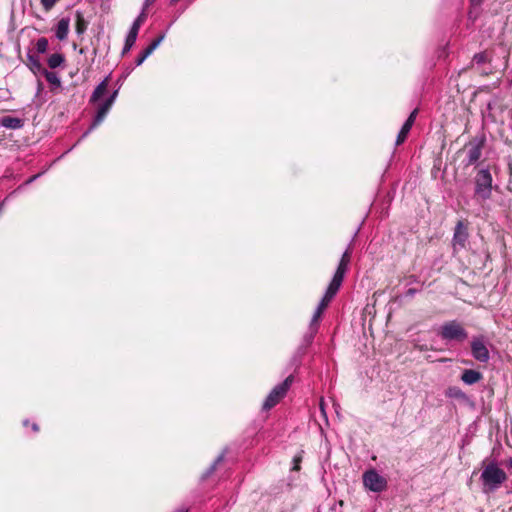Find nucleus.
Segmentation results:
<instances>
[{"label": "nucleus", "instance_id": "1", "mask_svg": "<svg viewBox=\"0 0 512 512\" xmlns=\"http://www.w3.org/2000/svg\"><path fill=\"white\" fill-rule=\"evenodd\" d=\"M480 480L485 493L496 491L507 480V475L496 461H491L483 466Z\"/></svg>", "mask_w": 512, "mask_h": 512}, {"label": "nucleus", "instance_id": "2", "mask_svg": "<svg viewBox=\"0 0 512 512\" xmlns=\"http://www.w3.org/2000/svg\"><path fill=\"white\" fill-rule=\"evenodd\" d=\"M438 335L442 340L447 342L455 341L462 343L468 338V332L463 325L456 320L445 322L440 327Z\"/></svg>", "mask_w": 512, "mask_h": 512}, {"label": "nucleus", "instance_id": "3", "mask_svg": "<svg viewBox=\"0 0 512 512\" xmlns=\"http://www.w3.org/2000/svg\"><path fill=\"white\" fill-rule=\"evenodd\" d=\"M492 191V176L488 169H481L475 178V194L482 200L490 198Z\"/></svg>", "mask_w": 512, "mask_h": 512}, {"label": "nucleus", "instance_id": "4", "mask_svg": "<svg viewBox=\"0 0 512 512\" xmlns=\"http://www.w3.org/2000/svg\"><path fill=\"white\" fill-rule=\"evenodd\" d=\"M292 382H293V376L290 375L282 383L276 385L271 390V392L267 396L266 400L264 401L263 409L269 410V409L273 408L276 404H278L279 401L286 395Z\"/></svg>", "mask_w": 512, "mask_h": 512}, {"label": "nucleus", "instance_id": "5", "mask_svg": "<svg viewBox=\"0 0 512 512\" xmlns=\"http://www.w3.org/2000/svg\"><path fill=\"white\" fill-rule=\"evenodd\" d=\"M363 484L373 492H382L387 488V480L374 469L363 474Z\"/></svg>", "mask_w": 512, "mask_h": 512}, {"label": "nucleus", "instance_id": "6", "mask_svg": "<svg viewBox=\"0 0 512 512\" xmlns=\"http://www.w3.org/2000/svg\"><path fill=\"white\" fill-rule=\"evenodd\" d=\"M471 354L479 362L489 361L490 353L482 337H474L471 341Z\"/></svg>", "mask_w": 512, "mask_h": 512}, {"label": "nucleus", "instance_id": "7", "mask_svg": "<svg viewBox=\"0 0 512 512\" xmlns=\"http://www.w3.org/2000/svg\"><path fill=\"white\" fill-rule=\"evenodd\" d=\"M468 240V232L464 224L459 221L455 227L453 235L454 250L463 249Z\"/></svg>", "mask_w": 512, "mask_h": 512}, {"label": "nucleus", "instance_id": "8", "mask_svg": "<svg viewBox=\"0 0 512 512\" xmlns=\"http://www.w3.org/2000/svg\"><path fill=\"white\" fill-rule=\"evenodd\" d=\"M483 141L473 140L468 144L467 165L475 164L481 157Z\"/></svg>", "mask_w": 512, "mask_h": 512}, {"label": "nucleus", "instance_id": "9", "mask_svg": "<svg viewBox=\"0 0 512 512\" xmlns=\"http://www.w3.org/2000/svg\"><path fill=\"white\" fill-rule=\"evenodd\" d=\"M418 114V110L417 109H414L411 114L409 115V117L407 118V120L405 121V123L403 124L400 132L398 133V136H397V139H396V145H401L407 138V135L408 133L410 132L414 122H415V119H416V116Z\"/></svg>", "mask_w": 512, "mask_h": 512}, {"label": "nucleus", "instance_id": "10", "mask_svg": "<svg viewBox=\"0 0 512 512\" xmlns=\"http://www.w3.org/2000/svg\"><path fill=\"white\" fill-rule=\"evenodd\" d=\"M111 107H112V105L108 104L106 101L99 104L96 116L93 120V123L90 126V128L88 129V131L84 134V136L87 135L94 128H96L105 119V117Z\"/></svg>", "mask_w": 512, "mask_h": 512}, {"label": "nucleus", "instance_id": "11", "mask_svg": "<svg viewBox=\"0 0 512 512\" xmlns=\"http://www.w3.org/2000/svg\"><path fill=\"white\" fill-rule=\"evenodd\" d=\"M111 107H112V105L108 104L106 101L99 104L96 116L93 120V123L90 126V128L88 129V131L84 134V136L87 135L94 128H96L105 119V117Z\"/></svg>", "mask_w": 512, "mask_h": 512}, {"label": "nucleus", "instance_id": "12", "mask_svg": "<svg viewBox=\"0 0 512 512\" xmlns=\"http://www.w3.org/2000/svg\"><path fill=\"white\" fill-rule=\"evenodd\" d=\"M70 28V18L69 17H63L61 18L56 27H55V36L59 41H64L68 37Z\"/></svg>", "mask_w": 512, "mask_h": 512}, {"label": "nucleus", "instance_id": "13", "mask_svg": "<svg viewBox=\"0 0 512 512\" xmlns=\"http://www.w3.org/2000/svg\"><path fill=\"white\" fill-rule=\"evenodd\" d=\"M0 125L7 129H20L23 127V120L17 117L4 116L0 118Z\"/></svg>", "mask_w": 512, "mask_h": 512}, {"label": "nucleus", "instance_id": "14", "mask_svg": "<svg viewBox=\"0 0 512 512\" xmlns=\"http://www.w3.org/2000/svg\"><path fill=\"white\" fill-rule=\"evenodd\" d=\"M482 374L473 369H466L461 375V380L467 385H473L482 379Z\"/></svg>", "mask_w": 512, "mask_h": 512}, {"label": "nucleus", "instance_id": "15", "mask_svg": "<svg viewBox=\"0 0 512 512\" xmlns=\"http://www.w3.org/2000/svg\"><path fill=\"white\" fill-rule=\"evenodd\" d=\"M108 87V77H106L103 81H101L96 88L94 89L90 102L91 103H97L106 93Z\"/></svg>", "mask_w": 512, "mask_h": 512}, {"label": "nucleus", "instance_id": "16", "mask_svg": "<svg viewBox=\"0 0 512 512\" xmlns=\"http://www.w3.org/2000/svg\"><path fill=\"white\" fill-rule=\"evenodd\" d=\"M351 252V245H349L348 248L343 253L335 273H340V275L345 276V273L347 272L348 269V265L350 263Z\"/></svg>", "mask_w": 512, "mask_h": 512}, {"label": "nucleus", "instance_id": "17", "mask_svg": "<svg viewBox=\"0 0 512 512\" xmlns=\"http://www.w3.org/2000/svg\"><path fill=\"white\" fill-rule=\"evenodd\" d=\"M343 279V275H340V273H335L326 290V293H328L329 296L331 295L332 297H334L338 290L340 289Z\"/></svg>", "mask_w": 512, "mask_h": 512}, {"label": "nucleus", "instance_id": "18", "mask_svg": "<svg viewBox=\"0 0 512 512\" xmlns=\"http://www.w3.org/2000/svg\"><path fill=\"white\" fill-rule=\"evenodd\" d=\"M76 24H75V30L78 35H82L85 33L88 27V22L85 20L83 13L80 11H76Z\"/></svg>", "mask_w": 512, "mask_h": 512}, {"label": "nucleus", "instance_id": "19", "mask_svg": "<svg viewBox=\"0 0 512 512\" xmlns=\"http://www.w3.org/2000/svg\"><path fill=\"white\" fill-rule=\"evenodd\" d=\"M446 396L457 400H466L467 395L457 386H450L445 392Z\"/></svg>", "mask_w": 512, "mask_h": 512}, {"label": "nucleus", "instance_id": "20", "mask_svg": "<svg viewBox=\"0 0 512 512\" xmlns=\"http://www.w3.org/2000/svg\"><path fill=\"white\" fill-rule=\"evenodd\" d=\"M28 67L33 73H43V70H46L43 68L41 62L39 59L34 55H28Z\"/></svg>", "mask_w": 512, "mask_h": 512}, {"label": "nucleus", "instance_id": "21", "mask_svg": "<svg viewBox=\"0 0 512 512\" xmlns=\"http://www.w3.org/2000/svg\"><path fill=\"white\" fill-rule=\"evenodd\" d=\"M64 62V56L60 53H54L49 56L47 63L52 69L59 67Z\"/></svg>", "mask_w": 512, "mask_h": 512}, {"label": "nucleus", "instance_id": "22", "mask_svg": "<svg viewBox=\"0 0 512 512\" xmlns=\"http://www.w3.org/2000/svg\"><path fill=\"white\" fill-rule=\"evenodd\" d=\"M483 3V0H471L470 1V10L468 12V17L470 20L474 21L478 17V8Z\"/></svg>", "mask_w": 512, "mask_h": 512}, {"label": "nucleus", "instance_id": "23", "mask_svg": "<svg viewBox=\"0 0 512 512\" xmlns=\"http://www.w3.org/2000/svg\"><path fill=\"white\" fill-rule=\"evenodd\" d=\"M42 74L45 76L47 82H49L51 85H54L56 87H59L61 85L60 78L55 72H51L46 69L43 70Z\"/></svg>", "mask_w": 512, "mask_h": 512}, {"label": "nucleus", "instance_id": "24", "mask_svg": "<svg viewBox=\"0 0 512 512\" xmlns=\"http://www.w3.org/2000/svg\"><path fill=\"white\" fill-rule=\"evenodd\" d=\"M146 18H147L146 9L143 8L141 13L134 20L130 29L133 31L139 32V29H140L141 25L145 22Z\"/></svg>", "mask_w": 512, "mask_h": 512}, {"label": "nucleus", "instance_id": "25", "mask_svg": "<svg viewBox=\"0 0 512 512\" xmlns=\"http://www.w3.org/2000/svg\"><path fill=\"white\" fill-rule=\"evenodd\" d=\"M317 331H318L317 326H309L308 332L304 335V338H303V342H304L305 346H309L312 343Z\"/></svg>", "mask_w": 512, "mask_h": 512}, {"label": "nucleus", "instance_id": "26", "mask_svg": "<svg viewBox=\"0 0 512 512\" xmlns=\"http://www.w3.org/2000/svg\"><path fill=\"white\" fill-rule=\"evenodd\" d=\"M489 61L490 57L487 52H480L473 56V62L477 65H481Z\"/></svg>", "mask_w": 512, "mask_h": 512}, {"label": "nucleus", "instance_id": "27", "mask_svg": "<svg viewBox=\"0 0 512 512\" xmlns=\"http://www.w3.org/2000/svg\"><path fill=\"white\" fill-rule=\"evenodd\" d=\"M224 459V454H221L217 457V459L214 461V463L208 468V470L202 475V479H206L209 477L216 469V466L222 462Z\"/></svg>", "mask_w": 512, "mask_h": 512}, {"label": "nucleus", "instance_id": "28", "mask_svg": "<svg viewBox=\"0 0 512 512\" xmlns=\"http://www.w3.org/2000/svg\"><path fill=\"white\" fill-rule=\"evenodd\" d=\"M48 40L45 37L39 38L36 42V50L38 53H45L48 49Z\"/></svg>", "mask_w": 512, "mask_h": 512}, {"label": "nucleus", "instance_id": "29", "mask_svg": "<svg viewBox=\"0 0 512 512\" xmlns=\"http://www.w3.org/2000/svg\"><path fill=\"white\" fill-rule=\"evenodd\" d=\"M60 0H40L45 11H50Z\"/></svg>", "mask_w": 512, "mask_h": 512}, {"label": "nucleus", "instance_id": "30", "mask_svg": "<svg viewBox=\"0 0 512 512\" xmlns=\"http://www.w3.org/2000/svg\"><path fill=\"white\" fill-rule=\"evenodd\" d=\"M137 36H138V32L130 29L125 42L129 43L130 45H134L136 42Z\"/></svg>", "mask_w": 512, "mask_h": 512}, {"label": "nucleus", "instance_id": "31", "mask_svg": "<svg viewBox=\"0 0 512 512\" xmlns=\"http://www.w3.org/2000/svg\"><path fill=\"white\" fill-rule=\"evenodd\" d=\"M321 315H322L321 313H319L318 311L315 310L309 326H317L318 327Z\"/></svg>", "mask_w": 512, "mask_h": 512}, {"label": "nucleus", "instance_id": "32", "mask_svg": "<svg viewBox=\"0 0 512 512\" xmlns=\"http://www.w3.org/2000/svg\"><path fill=\"white\" fill-rule=\"evenodd\" d=\"M334 297H332L331 295L329 296L328 293L325 292L323 298L321 299L320 303H324L325 304V308H327V306L329 305V303L332 301Z\"/></svg>", "mask_w": 512, "mask_h": 512}, {"label": "nucleus", "instance_id": "33", "mask_svg": "<svg viewBox=\"0 0 512 512\" xmlns=\"http://www.w3.org/2000/svg\"><path fill=\"white\" fill-rule=\"evenodd\" d=\"M117 95H118V90H115L105 101L108 104L113 105Z\"/></svg>", "mask_w": 512, "mask_h": 512}, {"label": "nucleus", "instance_id": "34", "mask_svg": "<svg viewBox=\"0 0 512 512\" xmlns=\"http://www.w3.org/2000/svg\"><path fill=\"white\" fill-rule=\"evenodd\" d=\"M153 49L151 48V46H148L147 48H145L141 54L142 56L146 59L148 56H150L152 53H153Z\"/></svg>", "mask_w": 512, "mask_h": 512}, {"label": "nucleus", "instance_id": "35", "mask_svg": "<svg viewBox=\"0 0 512 512\" xmlns=\"http://www.w3.org/2000/svg\"><path fill=\"white\" fill-rule=\"evenodd\" d=\"M153 49L151 48V46H148L147 48H145L141 54L142 56L146 59L148 56H150L152 53H153Z\"/></svg>", "mask_w": 512, "mask_h": 512}, {"label": "nucleus", "instance_id": "36", "mask_svg": "<svg viewBox=\"0 0 512 512\" xmlns=\"http://www.w3.org/2000/svg\"><path fill=\"white\" fill-rule=\"evenodd\" d=\"M153 49L151 48V46H148L147 48H145L141 54L142 56L146 59L148 56H150L152 53H153Z\"/></svg>", "mask_w": 512, "mask_h": 512}, {"label": "nucleus", "instance_id": "37", "mask_svg": "<svg viewBox=\"0 0 512 512\" xmlns=\"http://www.w3.org/2000/svg\"><path fill=\"white\" fill-rule=\"evenodd\" d=\"M145 61V58L142 56V54L140 53L139 56L137 57L136 59V65L137 66H140L143 62Z\"/></svg>", "mask_w": 512, "mask_h": 512}, {"label": "nucleus", "instance_id": "38", "mask_svg": "<svg viewBox=\"0 0 512 512\" xmlns=\"http://www.w3.org/2000/svg\"><path fill=\"white\" fill-rule=\"evenodd\" d=\"M165 38V33L159 35L156 39H154V42H156L158 45L161 44V42L164 40Z\"/></svg>", "mask_w": 512, "mask_h": 512}, {"label": "nucleus", "instance_id": "39", "mask_svg": "<svg viewBox=\"0 0 512 512\" xmlns=\"http://www.w3.org/2000/svg\"><path fill=\"white\" fill-rule=\"evenodd\" d=\"M165 38V33L159 35L156 39H154V42H156L158 45L161 44V42L164 40Z\"/></svg>", "mask_w": 512, "mask_h": 512}, {"label": "nucleus", "instance_id": "40", "mask_svg": "<svg viewBox=\"0 0 512 512\" xmlns=\"http://www.w3.org/2000/svg\"><path fill=\"white\" fill-rule=\"evenodd\" d=\"M325 309H326V308H325V304H324V303H319V304H318V306H317V308H316V311H318L319 313H321V314H322V313L324 312V310H325Z\"/></svg>", "mask_w": 512, "mask_h": 512}, {"label": "nucleus", "instance_id": "41", "mask_svg": "<svg viewBox=\"0 0 512 512\" xmlns=\"http://www.w3.org/2000/svg\"><path fill=\"white\" fill-rule=\"evenodd\" d=\"M133 47V45H130L129 43H126L125 42V45H124V48H123V51H122V54H125L127 53L128 51H130V49Z\"/></svg>", "mask_w": 512, "mask_h": 512}, {"label": "nucleus", "instance_id": "42", "mask_svg": "<svg viewBox=\"0 0 512 512\" xmlns=\"http://www.w3.org/2000/svg\"><path fill=\"white\" fill-rule=\"evenodd\" d=\"M133 47V45H130L129 43H126L125 42V45H124V48H123V51H122V54H125L127 53L128 51H130V49Z\"/></svg>", "mask_w": 512, "mask_h": 512}, {"label": "nucleus", "instance_id": "43", "mask_svg": "<svg viewBox=\"0 0 512 512\" xmlns=\"http://www.w3.org/2000/svg\"><path fill=\"white\" fill-rule=\"evenodd\" d=\"M299 462H300V458L295 457V458H294V467H293V470H299V469H300Z\"/></svg>", "mask_w": 512, "mask_h": 512}, {"label": "nucleus", "instance_id": "44", "mask_svg": "<svg viewBox=\"0 0 512 512\" xmlns=\"http://www.w3.org/2000/svg\"><path fill=\"white\" fill-rule=\"evenodd\" d=\"M155 2V0H145L144 1V9H147L150 5H152Z\"/></svg>", "mask_w": 512, "mask_h": 512}, {"label": "nucleus", "instance_id": "45", "mask_svg": "<svg viewBox=\"0 0 512 512\" xmlns=\"http://www.w3.org/2000/svg\"><path fill=\"white\" fill-rule=\"evenodd\" d=\"M415 293H416V289H414V288H410L407 291L408 296H413Z\"/></svg>", "mask_w": 512, "mask_h": 512}, {"label": "nucleus", "instance_id": "46", "mask_svg": "<svg viewBox=\"0 0 512 512\" xmlns=\"http://www.w3.org/2000/svg\"><path fill=\"white\" fill-rule=\"evenodd\" d=\"M37 177H38V175H34V176L30 177V178L26 181V184L32 183V182H33Z\"/></svg>", "mask_w": 512, "mask_h": 512}, {"label": "nucleus", "instance_id": "47", "mask_svg": "<svg viewBox=\"0 0 512 512\" xmlns=\"http://www.w3.org/2000/svg\"><path fill=\"white\" fill-rule=\"evenodd\" d=\"M149 46H151V48H152L153 50H155L159 45H158L156 42H154V40H153V41L149 44Z\"/></svg>", "mask_w": 512, "mask_h": 512}, {"label": "nucleus", "instance_id": "48", "mask_svg": "<svg viewBox=\"0 0 512 512\" xmlns=\"http://www.w3.org/2000/svg\"><path fill=\"white\" fill-rule=\"evenodd\" d=\"M33 431L37 432L39 430V427L36 423L32 424Z\"/></svg>", "mask_w": 512, "mask_h": 512}, {"label": "nucleus", "instance_id": "49", "mask_svg": "<svg viewBox=\"0 0 512 512\" xmlns=\"http://www.w3.org/2000/svg\"><path fill=\"white\" fill-rule=\"evenodd\" d=\"M507 465H508V467L512 468V458H510V459L507 461Z\"/></svg>", "mask_w": 512, "mask_h": 512}, {"label": "nucleus", "instance_id": "50", "mask_svg": "<svg viewBox=\"0 0 512 512\" xmlns=\"http://www.w3.org/2000/svg\"><path fill=\"white\" fill-rule=\"evenodd\" d=\"M179 0H171V4H175L176 2H178Z\"/></svg>", "mask_w": 512, "mask_h": 512}, {"label": "nucleus", "instance_id": "51", "mask_svg": "<svg viewBox=\"0 0 512 512\" xmlns=\"http://www.w3.org/2000/svg\"><path fill=\"white\" fill-rule=\"evenodd\" d=\"M178 512H187V509H181Z\"/></svg>", "mask_w": 512, "mask_h": 512}, {"label": "nucleus", "instance_id": "52", "mask_svg": "<svg viewBox=\"0 0 512 512\" xmlns=\"http://www.w3.org/2000/svg\"><path fill=\"white\" fill-rule=\"evenodd\" d=\"M23 424H24L25 426H26V425H28V420H25V421L23 422Z\"/></svg>", "mask_w": 512, "mask_h": 512}, {"label": "nucleus", "instance_id": "53", "mask_svg": "<svg viewBox=\"0 0 512 512\" xmlns=\"http://www.w3.org/2000/svg\"><path fill=\"white\" fill-rule=\"evenodd\" d=\"M2 212V205H0V213Z\"/></svg>", "mask_w": 512, "mask_h": 512}]
</instances>
